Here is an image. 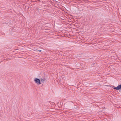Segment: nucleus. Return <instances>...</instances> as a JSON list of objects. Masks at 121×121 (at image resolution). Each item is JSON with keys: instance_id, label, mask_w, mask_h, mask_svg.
I'll use <instances>...</instances> for the list:
<instances>
[{"instance_id": "obj_2", "label": "nucleus", "mask_w": 121, "mask_h": 121, "mask_svg": "<svg viewBox=\"0 0 121 121\" xmlns=\"http://www.w3.org/2000/svg\"><path fill=\"white\" fill-rule=\"evenodd\" d=\"M40 81L42 82H43L45 81L44 78H42L40 79Z\"/></svg>"}, {"instance_id": "obj_3", "label": "nucleus", "mask_w": 121, "mask_h": 121, "mask_svg": "<svg viewBox=\"0 0 121 121\" xmlns=\"http://www.w3.org/2000/svg\"><path fill=\"white\" fill-rule=\"evenodd\" d=\"M117 87L118 90H119L121 89V84L118 85L117 86Z\"/></svg>"}, {"instance_id": "obj_4", "label": "nucleus", "mask_w": 121, "mask_h": 121, "mask_svg": "<svg viewBox=\"0 0 121 121\" xmlns=\"http://www.w3.org/2000/svg\"><path fill=\"white\" fill-rule=\"evenodd\" d=\"M113 89H114L118 90L117 86V87H114V88Z\"/></svg>"}, {"instance_id": "obj_5", "label": "nucleus", "mask_w": 121, "mask_h": 121, "mask_svg": "<svg viewBox=\"0 0 121 121\" xmlns=\"http://www.w3.org/2000/svg\"><path fill=\"white\" fill-rule=\"evenodd\" d=\"M39 51L40 52L41 51V50H39Z\"/></svg>"}, {"instance_id": "obj_1", "label": "nucleus", "mask_w": 121, "mask_h": 121, "mask_svg": "<svg viewBox=\"0 0 121 121\" xmlns=\"http://www.w3.org/2000/svg\"><path fill=\"white\" fill-rule=\"evenodd\" d=\"M34 81L38 85H39L41 83L40 79L37 78H35L34 79Z\"/></svg>"}]
</instances>
